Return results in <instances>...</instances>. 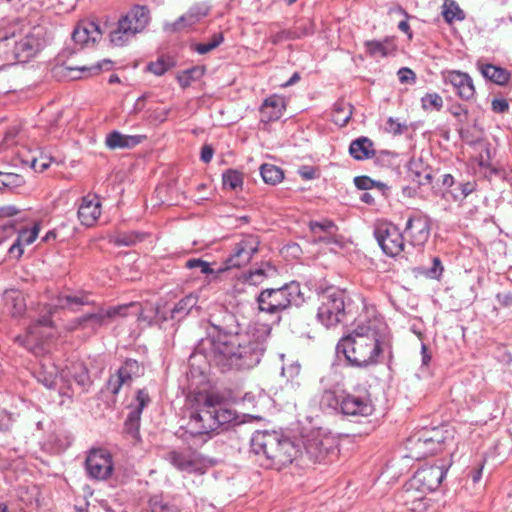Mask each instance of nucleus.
<instances>
[{"label":"nucleus","mask_w":512,"mask_h":512,"mask_svg":"<svg viewBox=\"0 0 512 512\" xmlns=\"http://www.w3.org/2000/svg\"><path fill=\"white\" fill-rule=\"evenodd\" d=\"M20 210L14 205L0 207V218H9L17 215Z\"/></svg>","instance_id":"nucleus-62"},{"label":"nucleus","mask_w":512,"mask_h":512,"mask_svg":"<svg viewBox=\"0 0 512 512\" xmlns=\"http://www.w3.org/2000/svg\"><path fill=\"white\" fill-rule=\"evenodd\" d=\"M96 194L89 193L81 198L78 208V219L86 227H93L96 223Z\"/></svg>","instance_id":"nucleus-22"},{"label":"nucleus","mask_w":512,"mask_h":512,"mask_svg":"<svg viewBox=\"0 0 512 512\" xmlns=\"http://www.w3.org/2000/svg\"><path fill=\"white\" fill-rule=\"evenodd\" d=\"M446 472L442 465H426L418 469L407 482L408 491L419 489L421 492L430 493L439 487Z\"/></svg>","instance_id":"nucleus-13"},{"label":"nucleus","mask_w":512,"mask_h":512,"mask_svg":"<svg viewBox=\"0 0 512 512\" xmlns=\"http://www.w3.org/2000/svg\"><path fill=\"white\" fill-rule=\"evenodd\" d=\"M477 68L484 78L500 86L506 85L511 78L509 71L499 66L478 62Z\"/></svg>","instance_id":"nucleus-27"},{"label":"nucleus","mask_w":512,"mask_h":512,"mask_svg":"<svg viewBox=\"0 0 512 512\" xmlns=\"http://www.w3.org/2000/svg\"><path fill=\"white\" fill-rule=\"evenodd\" d=\"M92 302L86 294L81 296L60 295L57 297L54 307L76 311L80 306Z\"/></svg>","instance_id":"nucleus-32"},{"label":"nucleus","mask_w":512,"mask_h":512,"mask_svg":"<svg viewBox=\"0 0 512 512\" xmlns=\"http://www.w3.org/2000/svg\"><path fill=\"white\" fill-rule=\"evenodd\" d=\"M367 53L371 57H387L394 55L397 51V45L394 38L386 37L382 41L370 40L365 42Z\"/></svg>","instance_id":"nucleus-26"},{"label":"nucleus","mask_w":512,"mask_h":512,"mask_svg":"<svg viewBox=\"0 0 512 512\" xmlns=\"http://www.w3.org/2000/svg\"><path fill=\"white\" fill-rule=\"evenodd\" d=\"M298 286L284 285L277 289H267L258 296L259 309L267 313H276L288 308L298 294Z\"/></svg>","instance_id":"nucleus-12"},{"label":"nucleus","mask_w":512,"mask_h":512,"mask_svg":"<svg viewBox=\"0 0 512 512\" xmlns=\"http://www.w3.org/2000/svg\"><path fill=\"white\" fill-rule=\"evenodd\" d=\"M2 42H6L7 46L13 44L11 54L19 62H26L35 56L45 44L41 27H33L24 35L17 34L14 27L6 31L0 29V43Z\"/></svg>","instance_id":"nucleus-6"},{"label":"nucleus","mask_w":512,"mask_h":512,"mask_svg":"<svg viewBox=\"0 0 512 512\" xmlns=\"http://www.w3.org/2000/svg\"><path fill=\"white\" fill-rule=\"evenodd\" d=\"M138 304L132 302L130 304H127V305H120V306H116V307H109L107 309H98V324L99 323H104V322H107V321H114L116 320L117 318L119 317H124L127 315V310L129 308H134V307H137Z\"/></svg>","instance_id":"nucleus-33"},{"label":"nucleus","mask_w":512,"mask_h":512,"mask_svg":"<svg viewBox=\"0 0 512 512\" xmlns=\"http://www.w3.org/2000/svg\"><path fill=\"white\" fill-rule=\"evenodd\" d=\"M315 240L324 243L334 242L337 227L331 220H323L321 222L312 221L309 224Z\"/></svg>","instance_id":"nucleus-28"},{"label":"nucleus","mask_w":512,"mask_h":512,"mask_svg":"<svg viewBox=\"0 0 512 512\" xmlns=\"http://www.w3.org/2000/svg\"><path fill=\"white\" fill-rule=\"evenodd\" d=\"M286 108L285 100L279 95H272L266 98L261 105V121L272 122L278 120Z\"/></svg>","instance_id":"nucleus-20"},{"label":"nucleus","mask_w":512,"mask_h":512,"mask_svg":"<svg viewBox=\"0 0 512 512\" xmlns=\"http://www.w3.org/2000/svg\"><path fill=\"white\" fill-rule=\"evenodd\" d=\"M443 265L438 257L432 259V266L428 269L418 268L417 273L429 279H439L443 273Z\"/></svg>","instance_id":"nucleus-47"},{"label":"nucleus","mask_w":512,"mask_h":512,"mask_svg":"<svg viewBox=\"0 0 512 512\" xmlns=\"http://www.w3.org/2000/svg\"><path fill=\"white\" fill-rule=\"evenodd\" d=\"M68 369L70 370L68 376L69 382H64V384L70 385L71 380L74 379L75 383L83 390L91 385L87 369L82 364H74L68 367Z\"/></svg>","instance_id":"nucleus-35"},{"label":"nucleus","mask_w":512,"mask_h":512,"mask_svg":"<svg viewBox=\"0 0 512 512\" xmlns=\"http://www.w3.org/2000/svg\"><path fill=\"white\" fill-rule=\"evenodd\" d=\"M223 186L226 189L237 190L242 188L243 174L235 169H229L222 176Z\"/></svg>","instance_id":"nucleus-43"},{"label":"nucleus","mask_w":512,"mask_h":512,"mask_svg":"<svg viewBox=\"0 0 512 512\" xmlns=\"http://www.w3.org/2000/svg\"><path fill=\"white\" fill-rule=\"evenodd\" d=\"M375 237L384 253L397 256L404 249V238L399 229L392 223L379 222L375 228Z\"/></svg>","instance_id":"nucleus-14"},{"label":"nucleus","mask_w":512,"mask_h":512,"mask_svg":"<svg viewBox=\"0 0 512 512\" xmlns=\"http://www.w3.org/2000/svg\"><path fill=\"white\" fill-rule=\"evenodd\" d=\"M69 374L70 370L68 367L59 372L58 368L49 359H45L36 374V378L38 382L42 383L45 387L55 388L59 381L62 383L69 382Z\"/></svg>","instance_id":"nucleus-18"},{"label":"nucleus","mask_w":512,"mask_h":512,"mask_svg":"<svg viewBox=\"0 0 512 512\" xmlns=\"http://www.w3.org/2000/svg\"><path fill=\"white\" fill-rule=\"evenodd\" d=\"M386 130L389 133H393L394 135L402 133V125L394 120L393 118H389L386 124Z\"/></svg>","instance_id":"nucleus-63"},{"label":"nucleus","mask_w":512,"mask_h":512,"mask_svg":"<svg viewBox=\"0 0 512 512\" xmlns=\"http://www.w3.org/2000/svg\"><path fill=\"white\" fill-rule=\"evenodd\" d=\"M385 324L374 319L367 326H358L349 335L341 338L337 350L343 352L351 366L367 368L377 365L390 339L385 333Z\"/></svg>","instance_id":"nucleus-1"},{"label":"nucleus","mask_w":512,"mask_h":512,"mask_svg":"<svg viewBox=\"0 0 512 512\" xmlns=\"http://www.w3.org/2000/svg\"><path fill=\"white\" fill-rule=\"evenodd\" d=\"M196 304V298L192 295L186 296L178 301L171 311V317L177 318L187 315L192 307Z\"/></svg>","instance_id":"nucleus-44"},{"label":"nucleus","mask_w":512,"mask_h":512,"mask_svg":"<svg viewBox=\"0 0 512 512\" xmlns=\"http://www.w3.org/2000/svg\"><path fill=\"white\" fill-rule=\"evenodd\" d=\"M143 137L139 135H123L118 131H113L106 136L105 144L111 149L133 148L142 142Z\"/></svg>","instance_id":"nucleus-25"},{"label":"nucleus","mask_w":512,"mask_h":512,"mask_svg":"<svg viewBox=\"0 0 512 512\" xmlns=\"http://www.w3.org/2000/svg\"><path fill=\"white\" fill-rule=\"evenodd\" d=\"M445 84H450L456 91V94L465 101H471L475 98L476 89L469 74L459 70H448L442 73Z\"/></svg>","instance_id":"nucleus-15"},{"label":"nucleus","mask_w":512,"mask_h":512,"mask_svg":"<svg viewBox=\"0 0 512 512\" xmlns=\"http://www.w3.org/2000/svg\"><path fill=\"white\" fill-rule=\"evenodd\" d=\"M398 11H399V13H401L405 16V19L399 22L398 29L400 31H402L403 33H405L409 39H412L413 33H412V31L410 29V25L408 23L409 16L402 8H399Z\"/></svg>","instance_id":"nucleus-59"},{"label":"nucleus","mask_w":512,"mask_h":512,"mask_svg":"<svg viewBox=\"0 0 512 512\" xmlns=\"http://www.w3.org/2000/svg\"><path fill=\"white\" fill-rule=\"evenodd\" d=\"M484 468V462L478 464L477 466L471 468V470L468 473V480H471L473 484H477L480 479L482 478Z\"/></svg>","instance_id":"nucleus-58"},{"label":"nucleus","mask_w":512,"mask_h":512,"mask_svg":"<svg viewBox=\"0 0 512 512\" xmlns=\"http://www.w3.org/2000/svg\"><path fill=\"white\" fill-rule=\"evenodd\" d=\"M355 185L362 190H367L372 187L373 181L367 176L356 177Z\"/></svg>","instance_id":"nucleus-64"},{"label":"nucleus","mask_w":512,"mask_h":512,"mask_svg":"<svg viewBox=\"0 0 512 512\" xmlns=\"http://www.w3.org/2000/svg\"><path fill=\"white\" fill-rule=\"evenodd\" d=\"M167 460L181 471L191 473L201 471L202 469L200 455L190 449L170 451L167 455Z\"/></svg>","instance_id":"nucleus-17"},{"label":"nucleus","mask_w":512,"mask_h":512,"mask_svg":"<svg viewBox=\"0 0 512 512\" xmlns=\"http://www.w3.org/2000/svg\"><path fill=\"white\" fill-rule=\"evenodd\" d=\"M224 41L222 33H216L207 43H197L193 46L194 51L199 54H206L217 48Z\"/></svg>","instance_id":"nucleus-48"},{"label":"nucleus","mask_w":512,"mask_h":512,"mask_svg":"<svg viewBox=\"0 0 512 512\" xmlns=\"http://www.w3.org/2000/svg\"><path fill=\"white\" fill-rule=\"evenodd\" d=\"M148 69L153 74L161 76L168 70V65L163 60H157L156 62H151L148 65Z\"/></svg>","instance_id":"nucleus-57"},{"label":"nucleus","mask_w":512,"mask_h":512,"mask_svg":"<svg viewBox=\"0 0 512 512\" xmlns=\"http://www.w3.org/2000/svg\"><path fill=\"white\" fill-rule=\"evenodd\" d=\"M214 418L216 422V431L222 426L229 424L236 420V411L225 408L222 406V399L220 400L219 406L214 408Z\"/></svg>","instance_id":"nucleus-39"},{"label":"nucleus","mask_w":512,"mask_h":512,"mask_svg":"<svg viewBox=\"0 0 512 512\" xmlns=\"http://www.w3.org/2000/svg\"><path fill=\"white\" fill-rule=\"evenodd\" d=\"M304 455L312 464L332 463L339 457V441L331 434L312 432L304 441Z\"/></svg>","instance_id":"nucleus-8"},{"label":"nucleus","mask_w":512,"mask_h":512,"mask_svg":"<svg viewBox=\"0 0 512 512\" xmlns=\"http://www.w3.org/2000/svg\"><path fill=\"white\" fill-rule=\"evenodd\" d=\"M274 271V267H272L270 264H265V266L251 271L246 276V281L252 285H259L264 281L265 278L273 274Z\"/></svg>","instance_id":"nucleus-45"},{"label":"nucleus","mask_w":512,"mask_h":512,"mask_svg":"<svg viewBox=\"0 0 512 512\" xmlns=\"http://www.w3.org/2000/svg\"><path fill=\"white\" fill-rule=\"evenodd\" d=\"M251 449L262 455L268 468L281 470L297 458L299 449L289 439L276 432L256 431L251 439Z\"/></svg>","instance_id":"nucleus-3"},{"label":"nucleus","mask_w":512,"mask_h":512,"mask_svg":"<svg viewBox=\"0 0 512 512\" xmlns=\"http://www.w3.org/2000/svg\"><path fill=\"white\" fill-rule=\"evenodd\" d=\"M260 241L258 236L244 235L233 246L232 252L225 261L217 267L218 272H226L230 269L246 266L259 250Z\"/></svg>","instance_id":"nucleus-11"},{"label":"nucleus","mask_w":512,"mask_h":512,"mask_svg":"<svg viewBox=\"0 0 512 512\" xmlns=\"http://www.w3.org/2000/svg\"><path fill=\"white\" fill-rule=\"evenodd\" d=\"M95 459H96V447L92 446L88 451V455L85 459L84 465H85L87 474L93 479L96 478Z\"/></svg>","instance_id":"nucleus-52"},{"label":"nucleus","mask_w":512,"mask_h":512,"mask_svg":"<svg viewBox=\"0 0 512 512\" xmlns=\"http://www.w3.org/2000/svg\"><path fill=\"white\" fill-rule=\"evenodd\" d=\"M94 69V66H76V67H66L67 74L66 76L70 77L71 79H79L82 77V73L88 72Z\"/></svg>","instance_id":"nucleus-54"},{"label":"nucleus","mask_w":512,"mask_h":512,"mask_svg":"<svg viewBox=\"0 0 512 512\" xmlns=\"http://www.w3.org/2000/svg\"><path fill=\"white\" fill-rule=\"evenodd\" d=\"M39 231V224H35L31 229L25 228L20 230L17 238L23 245H30L38 237Z\"/></svg>","instance_id":"nucleus-51"},{"label":"nucleus","mask_w":512,"mask_h":512,"mask_svg":"<svg viewBox=\"0 0 512 512\" xmlns=\"http://www.w3.org/2000/svg\"><path fill=\"white\" fill-rule=\"evenodd\" d=\"M113 461L111 454L103 449H98V479H107L113 472Z\"/></svg>","instance_id":"nucleus-36"},{"label":"nucleus","mask_w":512,"mask_h":512,"mask_svg":"<svg viewBox=\"0 0 512 512\" xmlns=\"http://www.w3.org/2000/svg\"><path fill=\"white\" fill-rule=\"evenodd\" d=\"M50 326V317L43 316L41 319L37 320L36 323L29 326L27 335L17 336L16 341L31 350L34 354H39V352L43 351V338L46 337V334L41 328H49Z\"/></svg>","instance_id":"nucleus-16"},{"label":"nucleus","mask_w":512,"mask_h":512,"mask_svg":"<svg viewBox=\"0 0 512 512\" xmlns=\"http://www.w3.org/2000/svg\"><path fill=\"white\" fill-rule=\"evenodd\" d=\"M50 164L51 160L48 157H41L40 159L32 158L29 162L30 167L37 172L45 171L49 168Z\"/></svg>","instance_id":"nucleus-53"},{"label":"nucleus","mask_w":512,"mask_h":512,"mask_svg":"<svg viewBox=\"0 0 512 512\" xmlns=\"http://www.w3.org/2000/svg\"><path fill=\"white\" fill-rule=\"evenodd\" d=\"M421 103L424 110L435 109L439 111L443 106V99L438 93H427L422 97Z\"/></svg>","instance_id":"nucleus-50"},{"label":"nucleus","mask_w":512,"mask_h":512,"mask_svg":"<svg viewBox=\"0 0 512 512\" xmlns=\"http://www.w3.org/2000/svg\"><path fill=\"white\" fill-rule=\"evenodd\" d=\"M137 405L128 414L127 420L139 422L144 407L150 402V397L145 390H138L136 394Z\"/></svg>","instance_id":"nucleus-41"},{"label":"nucleus","mask_w":512,"mask_h":512,"mask_svg":"<svg viewBox=\"0 0 512 512\" xmlns=\"http://www.w3.org/2000/svg\"><path fill=\"white\" fill-rule=\"evenodd\" d=\"M196 72V69L186 70L181 72L177 76V80L181 87L186 88L191 85L194 80L193 74Z\"/></svg>","instance_id":"nucleus-55"},{"label":"nucleus","mask_w":512,"mask_h":512,"mask_svg":"<svg viewBox=\"0 0 512 512\" xmlns=\"http://www.w3.org/2000/svg\"><path fill=\"white\" fill-rule=\"evenodd\" d=\"M353 113V106L343 100L337 101L334 104L333 112H332V121L340 126H345L350 120Z\"/></svg>","instance_id":"nucleus-31"},{"label":"nucleus","mask_w":512,"mask_h":512,"mask_svg":"<svg viewBox=\"0 0 512 512\" xmlns=\"http://www.w3.org/2000/svg\"><path fill=\"white\" fill-rule=\"evenodd\" d=\"M24 184L25 179L22 175L0 171V190L8 189L9 191H16Z\"/></svg>","instance_id":"nucleus-37"},{"label":"nucleus","mask_w":512,"mask_h":512,"mask_svg":"<svg viewBox=\"0 0 512 512\" xmlns=\"http://www.w3.org/2000/svg\"><path fill=\"white\" fill-rule=\"evenodd\" d=\"M96 31V23L91 21L89 23H80L72 33V39L75 43L84 45L89 40L94 41L95 38L92 33Z\"/></svg>","instance_id":"nucleus-34"},{"label":"nucleus","mask_w":512,"mask_h":512,"mask_svg":"<svg viewBox=\"0 0 512 512\" xmlns=\"http://www.w3.org/2000/svg\"><path fill=\"white\" fill-rule=\"evenodd\" d=\"M138 363L135 360H127L118 370L117 375L112 376L107 384V390L112 394H117L121 386L131 380V373L138 371Z\"/></svg>","instance_id":"nucleus-21"},{"label":"nucleus","mask_w":512,"mask_h":512,"mask_svg":"<svg viewBox=\"0 0 512 512\" xmlns=\"http://www.w3.org/2000/svg\"><path fill=\"white\" fill-rule=\"evenodd\" d=\"M456 430L450 425L423 429L406 441L407 457L421 460L444 450L455 438Z\"/></svg>","instance_id":"nucleus-4"},{"label":"nucleus","mask_w":512,"mask_h":512,"mask_svg":"<svg viewBox=\"0 0 512 512\" xmlns=\"http://www.w3.org/2000/svg\"><path fill=\"white\" fill-rule=\"evenodd\" d=\"M210 8L204 4H195L192 6L186 14L181 16L174 24V29H180L185 27L193 26L200 22L204 17L209 14Z\"/></svg>","instance_id":"nucleus-24"},{"label":"nucleus","mask_w":512,"mask_h":512,"mask_svg":"<svg viewBox=\"0 0 512 512\" xmlns=\"http://www.w3.org/2000/svg\"><path fill=\"white\" fill-rule=\"evenodd\" d=\"M405 232L412 245H423L430 236L429 219L423 216L410 217L407 221Z\"/></svg>","instance_id":"nucleus-19"},{"label":"nucleus","mask_w":512,"mask_h":512,"mask_svg":"<svg viewBox=\"0 0 512 512\" xmlns=\"http://www.w3.org/2000/svg\"><path fill=\"white\" fill-rule=\"evenodd\" d=\"M345 315L344 293L328 287L318 294L317 318L327 328L337 325Z\"/></svg>","instance_id":"nucleus-9"},{"label":"nucleus","mask_w":512,"mask_h":512,"mask_svg":"<svg viewBox=\"0 0 512 512\" xmlns=\"http://www.w3.org/2000/svg\"><path fill=\"white\" fill-rule=\"evenodd\" d=\"M144 239V235L131 231L120 233L115 237V243L121 246H131Z\"/></svg>","instance_id":"nucleus-49"},{"label":"nucleus","mask_w":512,"mask_h":512,"mask_svg":"<svg viewBox=\"0 0 512 512\" xmlns=\"http://www.w3.org/2000/svg\"><path fill=\"white\" fill-rule=\"evenodd\" d=\"M323 400L327 401L329 405H332V402H339L341 412L356 420L369 417L375 411V406L370 396L366 393L358 395L348 393L341 396L340 400H337L334 392L325 391Z\"/></svg>","instance_id":"nucleus-10"},{"label":"nucleus","mask_w":512,"mask_h":512,"mask_svg":"<svg viewBox=\"0 0 512 512\" xmlns=\"http://www.w3.org/2000/svg\"><path fill=\"white\" fill-rule=\"evenodd\" d=\"M149 20V9L146 6L134 5L128 13L119 18L115 28L109 32L110 43L116 47L125 46L146 28Z\"/></svg>","instance_id":"nucleus-7"},{"label":"nucleus","mask_w":512,"mask_h":512,"mask_svg":"<svg viewBox=\"0 0 512 512\" xmlns=\"http://www.w3.org/2000/svg\"><path fill=\"white\" fill-rule=\"evenodd\" d=\"M260 173L264 182L270 185L280 183L284 177L282 169L272 164H263Z\"/></svg>","instance_id":"nucleus-38"},{"label":"nucleus","mask_w":512,"mask_h":512,"mask_svg":"<svg viewBox=\"0 0 512 512\" xmlns=\"http://www.w3.org/2000/svg\"><path fill=\"white\" fill-rule=\"evenodd\" d=\"M312 33L311 25L304 23L296 25L290 29H283L270 35V42L274 45L279 43L296 40Z\"/></svg>","instance_id":"nucleus-23"},{"label":"nucleus","mask_w":512,"mask_h":512,"mask_svg":"<svg viewBox=\"0 0 512 512\" xmlns=\"http://www.w3.org/2000/svg\"><path fill=\"white\" fill-rule=\"evenodd\" d=\"M398 78L401 83H409L415 81V73L409 68H401L398 71Z\"/></svg>","instance_id":"nucleus-60"},{"label":"nucleus","mask_w":512,"mask_h":512,"mask_svg":"<svg viewBox=\"0 0 512 512\" xmlns=\"http://www.w3.org/2000/svg\"><path fill=\"white\" fill-rule=\"evenodd\" d=\"M350 155L359 161L373 158L375 149L373 142L367 137H360L353 140L349 146Z\"/></svg>","instance_id":"nucleus-29"},{"label":"nucleus","mask_w":512,"mask_h":512,"mask_svg":"<svg viewBox=\"0 0 512 512\" xmlns=\"http://www.w3.org/2000/svg\"><path fill=\"white\" fill-rule=\"evenodd\" d=\"M5 304L12 317H20L26 310V303L23 294L17 290H6L4 292Z\"/></svg>","instance_id":"nucleus-30"},{"label":"nucleus","mask_w":512,"mask_h":512,"mask_svg":"<svg viewBox=\"0 0 512 512\" xmlns=\"http://www.w3.org/2000/svg\"><path fill=\"white\" fill-rule=\"evenodd\" d=\"M186 267L189 269L199 268L200 272L205 275H212L213 280L217 279L220 274L223 272H218L217 268H212L209 262L203 261L201 259H189L186 262Z\"/></svg>","instance_id":"nucleus-46"},{"label":"nucleus","mask_w":512,"mask_h":512,"mask_svg":"<svg viewBox=\"0 0 512 512\" xmlns=\"http://www.w3.org/2000/svg\"><path fill=\"white\" fill-rule=\"evenodd\" d=\"M491 106L495 113H505L509 109V104L506 99H494Z\"/></svg>","instance_id":"nucleus-61"},{"label":"nucleus","mask_w":512,"mask_h":512,"mask_svg":"<svg viewBox=\"0 0 512 512\" xmlns=\"http://www.w3.org/2000/svg\"><path fill=\"white\" fill-rule=\"evenodd\" d=\"M407 483L404 485V494L403 498L405 501V504L410 506L411 510H417L422 505L423 500L425 499V496L427 492H421L419 489H413L408 491Z\"/></svg>","instance_id":"nucleus-42"},{"label":"nucleus","mask_w":512,"mask_h":512,"mask_svg":"<svg viewBox=\"0 0 512 512\" xmlns=\"http://www.w3.org/2000/svg\"><path fill=\"white\" fill-rule=\"evenodd\" d=\"M202 345L218 366L249 368L257 361L246 336L239 333L217 330L203 340Z\"/></svg>","instance_id":"nucleus-2"},{"label":"nucleus","mask_w":512,"mask_h":512,"mask_svg":"<svg viewBox=\"0 0 512 512\" xmlns=\"http://www.w3.org/2000/svg\"><path fill=\"white\" fill-rule=\"evenodd\" d=\"M221 397L210 392H198L188 396L192 409L189 427L192 434L202 435L216 431L214 408L219 406Z\"/></svg>","instance_id":"nucleus-5"},{"label":"nucleus","mask_w":512,"mask_h":512,"mask_svg":"<svg viewBox=\"0 0 512 512\" xmlns=\"http://www.w3.org/2000/svg\"><path fill=\"white\" fill-rule=\"evenodd\" d=\"M442 15L448 23L463 20L465 18L463 10H461L453 0H445L442 7Z\"/></svg>","instance_id":"nucleus-40"},{"label":"nucleus","mask_w":512,"mask_h":512,"mask_svg":"<svg viewBox=\"0 0 512 512\" xmlns=\"http://www.w3.org/2000/svg\"><path fill=\"white\" fill-rule=\"evenodd\" d=\"M139 428H140L139 422H136V421L131 422L126 419L125 424H124V430L134 440H139Z\"/></svg>","instance_id":"nucleus-56"}]
</instances>
